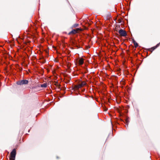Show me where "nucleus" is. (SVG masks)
Returning <instances> with one entry per match:
<instances>
[{"mask_svg": "<svg viewBox=\"0 0 160 160\" xmlns=\"http://www.w3.org/2000/svg\"><path fill=\"white\" fill-rule=\"evenodd\" d=\"M79 30V28L77 29L76 30L73 29L72 30L71 32H70L69 34H75L76 33L78 32V30Z\"/></svg>", "mask_w": 160, "mask_h": 160, "instance_id": "nucleus-6", "label": "nucleus"}, {"mask_svg": "<svg viewBox=\"0 0 160 160\" xmlns=\"http://www.w3.org/2000/svg\"><path fill=\"white\" fill-rule=\"evenodd\" d=\"M81 88L84 86L86 84V83L85 81L82 82L81 84H79Z\"/></svg>", "mask_w": 160, "mask_h": 160, "instance_id": "nucleus-7", "label": "nucleus"}, {"mask_svg": "<svg viewBox=\"0 0 160 160\" xmlns=\"http://www.w3.org/2000/svg\"><path fill=\"white\" fill-rule=\"evenodd\" d=\"M78 64L79 65H82L84 63V60L82 58H80L78 61Z\"/></svg>", "mask_w": 160, "mask_h": 160, "instance_id": "nucleus-5", "label": "nucleus"}, {"mask_svg": "<svg viewBox=\"0 0 160 160\" xmlns=\"http://www.w3.org/2000/svg\"><path fill=\"white\" fill-rule=\"evenodd\" d=\"M119 33L121 36L125 37L127 36L126 32L122 29H120L118 31Z\"/></svg>", "mask_w": 160, "mask_h": 160, "instance_id": "nucleus-3", "label": "nucleus"}, {"mask_svg": "<svg viewBox=\"0 0 160 160\" xmlns=\"http://www.w3.org/2000/svg\"><path fill=\"white\" fill-rule=\"evenodd\" d=\"M47 86V83H44L43 84H42L41 85V87L42 88H46Z\"/></svg>", "mask_w": 160, "mask_h": 160, "instance_id": "nucleus-8", "label": "nucleus"}, {"mask_svg": "<svg viewBox=\"0 0 160 160\" xmlns=\"http://www.w3.org/2000/svg\"><path fill=\"white\" fill-rule=\"evenodd\" d=\"M28 81L26 80H23L19 81L17 82V84L18 85L26 84L28 83Z\"/></svg>", "mask_w": 160, "mask_h": 160, "instance_id": "nucleus-2", "label": "nucleus"}, {"mask_svg": "<svg viewBox=\"0 0 160 160\" xmlns=\"http://www.w3.org/2000/svg\"><path fill=\"white\" fill-rule=\"evenodd\" d=\"M78 24H76L75 25V26H78Z\"/></svg>", "mask_w": 160, "mask_h": 160, "instance_id": "nucleus-12", "label": "nucleus"}, {"mask_svg": "<svg viewBox=\"0 0 160 160\" xmlns=\"http://www.w3.org/2000/svg\"><path fill=\"white\" fill-rule=\"evenodd\" d=\"M134 45H135V47H137L138 46V43L136 42H134Z\"/></svg>", "mask_w": 160, "mask_h": 160, "instance_id": "nucleus-9", "label": "nucleus"}, {"mask_svg": "<svg viewBox=\"0 0 160 160\" xmlns=\"http://www.w3.org/2000/svg\"><path fill=\"white\" fill-rule=\"evenodd\" d=\"M126 124H127V125H128V122H129V121H128V119H127L126 120Z\"/></svg>", "mask_w": 160, "mask_h": 160, "instance_id": "nucleus-10", "label": "nucleus"}, {"mask_svg": "<svg viewBox=\"0 0 160 160\" xmlns=\"http://www.w3.org/2000/svg\"><path fill=\"white\" fill-rule=\"evenodd\" d=\"M152 49L153 50H154V49H155V48L153 47H152Z\"/></svg>", "mask_w": 160, "mask_h": 160, "instance_id": "nucleus-11", "label": "nucleus"}, {"mask_svg": "<svg viewBox=\"0 0 160 160\" xmlns=\"http://www.w3.org/2000/svg\"><path fill=\"white\" fill-rule=\"evenodd\" d=\"M16 155V151L15 149H13L10 153V160H15Z\"/></svg>", "mask_w": 160, "mask_h": 160, "instance_id": "nucleus-1", "label": "nucleus"}, {"mask_svg": "<svg viewBox=\"0 0 160 160\" xmlns=\"http://www.w3.org/2000/svg\"><path fill=\"white\" fill-rule=\"evenodd\" d=\"M81 88L79 84L77 85H74L73 87V89L74 91H77L80 88Z\"/></svg>", "mask_w": 160, "mask_h": 160, "instance_id": "nucleus-4", "label": "nucleus"}]
</instances>
